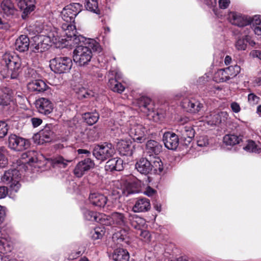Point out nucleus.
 Returning a JSON list of instances; mask_svg holds the SVG:
<instances>
[{"instance_id":"nucleus-1","label":"nucleus","mask_w":261,"mask_h":261,"mask_svg":"<svg viewBox=\"0 0 261 261\" xmlns=\"http://www.w3.org/2000/svg\"><path fill=\"white\" fill-rule=\"evenodd\" d=\"M37 44L36 48L42 52L48 48L53 44L60 46L75 45L87 42V40L82 35H77L74 25L62 24L59 32L56 28L45 30L36 38Z\"/></svg>"},{"instance_id":"nucleus-2","label":"nucleus","mask_w":261,"mask_h":261,"mask_svg":"<svg viewBox=\"0 0 261 261\" xmlns=\"http://www.w3.org/2000/svg\"><path fill=\"white\" fill-rule=\"evenodd\" d=\"M36 152L33 151H30L23 153L22 155V159L25 160V161L21 160L17 161V162L13 165V168L6 171L2 177L3 182L6 184L10 185L11 191L17 192L20 187V184L19 180L20 179V174L23 170H25V164L36 162L37 158L35 157Z\"/></svg>"},{"instance_id":"nucleus-3","label":"nucleus","mask_w":261,"mask_h":261,"mask_svg":"<svg viewBox=\"0 0 261 261\" xmlns=\"http://www.w3.org/2000/svg\"><path fill=\"white\" fill-rule=\"evenodd\" d=\"M101 47L94 39L87 40L85 45H79L73 51V59L79 66H84L89 63L92 57V51L100 53Z\"/></svg>"},{"instance_id":"nucleus-4","label":"nucleus","mask_w":261,"mask_h":261,"mask_svg":"<svg viewBox=\"0 0 261 261\" xmlns=\"http://www.w3.org/2000/svg\"><path fill=\"white\" fill-rule=\"evenodd\" d=\"M1 63L5 64L7 72L5 77L16 79L21 71V60L20 58L9 53H6L2 56Z\"/></svg>"},{"instance_id":"nucleus-5","label":"nucleus","mask_w":261,"mask_h":261,"mask_svg":"<svg viewBox=\"0 0 261 261\" xmlns=\"http://www.w3.org/2000/svg\"><path fill=\"white\" fill-rule=\"evenodd\" d=\"M122 132L128 133L135 141L141 143L146 139L147 130L142 124H138L133 120H130L125 124H120Z\"/></svg>"},{"instance_id":"nucleus-6","label":"nucleus","mask_w":261,"mask_h":261,"mask_svg":"<svg viewBox=\"0 0 261 261\" xmlns=\"http://www.w3.org/2000/svg\"><path fill=\"white\" fill-rule=\"evenodd\" d=\"M240 70V67L237 65L219 69L214 75V80L217 83L225 82L236 77Z\"/></svg>"},{"instance_id":"nucleus-7","label":"nucleus","mask_w":261,"mask_h":261,"mask_svg":"<svg viewBox=\"0 0 261 261\" xmlns=\"http://www.w3.org/2000/svg\"><path fill=\"white\" fill-rule=\"evenodd\" d=\"M72 66L70 58L56 57L50 61V67L55 73H62L69 71Z\"/></svg>"},{"instance_id":"nucleus-8","label":"nucleus","mask_w":261,"mask_h":261,"mask_svg":"<svg viewBox=\"0 0 261 261\" xmlns=\"http://www.w3.org/2000/svg\"><path fill=\"white\" fill-rule=\"evenodd\" d=\"M115 153V149L111 143H105L95 146L93 155L98 160L103 162L112 157Z\"/></svg>"},{"instance_id":"nucleus-9","label":"nucleus","mask_w":261,"mask_h":261,"mask_svg":"<svg viewBox=\"0 0 261 261\" xmlns=\"http://www.w3.org/2000/svg\"><path fill=\"white\" fill-rule=\"evenodd\" d=\"M102 224L105 225H114L119 227L126 226L127 221L124 214L119 212H113L110 215L106 214L101 215Z\"/></svg>"},{"instance_id":"nucleus-10","label":"nucleus","mask_w":261,"mask_h":261,"mask_svg":"<svg viewBox=\"0 0 261 261\" xmlns=\"http://www.w3.org/2000/svg\"><path fill=\"white\" fill-rule=\"evenodd\" d=\"M82 5L74 3L66 6L61 13L62 19L65 21L62 24L73 25L75 17L81 11Z\"/></svg>"},{"instance_id":"nucleus-11","label":"nucleus","mask_w":261,"mask_h":261,"mask_svg":"<svg viewBox=\"0 0 261 261\" xmlns=\"http://www.w3.org/2000/svg\"><path fill=\"white\" fill-rule=\"evenodd\" d=\"M228 114L226 112H211L203 116L202 121L208 125L213 126L225 122L227 119Z\"/></svg>"},{"instance_id":"nucleus-12","label":"nucleus","mask_w":261,"mask_h":261,"mask_svg":"<svg viewBox=\"0 0 261 261\" xmlns=\"http://www.w3.org/2000/svg\"><path fill=\"white\" fill-rule=\"evenodd\" d=\"M8 145L12 149L16 151H22L27 149L30 146V142L27 139L11 134L8 138Z\"/></svg>"},{"instance_id":"nucleus-13","label":"nucleus","mask_w":261,"mask_h":261,"mask_svg":"<svg viewBox=\"0 0 261 261\" xmlns=\"http://www.w3.org/2000/svg\"><path fill=\"white\" fill-rule=\"evenodd\" d=\"M231 23L239 27H244L251 24L252 17L237 12H230L228 14Z\"/></svg>"},{"instance_id":"nucleus-14","label":"nucleus","mask_w":261,"mask_h":261,"mask_svg":"<svg viewBox=\"0 0 261 261\" xmlns=\"http://www.w3.org/2000/svg\"><path fill=\"white\" fill-rule=\"evenodd\" d=\"M95 164L93 160L87 158L79 162L74 169V174L77 177H82L86 172L93 169Z\"/></svg>"},{"instance_id":"nucleus-15","label":"nucleus","mask_w":261,"mask_h":261,"mask_svg":"<svg viewBox=\"0 0 261 261\" xmlns=\"http://www.w3.org/2000/svg\"><path fill=\"white\" fill-rule=\"evenodd\" d=\"M89 201L91 204L97 207H103L106 205L108 210L112 208L108 203L107 197L98 192H91L89 196Z\"/></svg>"},{"instance_id":"nucleus-16","label":"nucleus","mask_w":261,"mask_h":261,"mask_svg":"<svg viewBox=\"0 0 261 261\" xmlns=\"http://www.w3.org/2000/svg\"><path fill=\"white\" fill-rule=\"evenodd\" d=\"M165 146L170 150H175L179 144V138L177 135L172 132H166L163 137Z\"/></svg>"},{"instance_id":"nucleus-17","label":"nucleus","mask_w":261,"mask_h":261,"mask_svg":"<svg viewBox=\"0 0 261 261\" xmlns=\"http://www.w3.org/2000/svg\"><path fill=\"white\" fill-rule=\"evenodd\" d=\"M136 105L139 107L140 110L148 115L153 116L154 113L152 111L151 100L146 96H141L136 100Z\"/></svg>"},{"instance_id":"nucleus-18","label":"nucleus","mask_w":261,"mask_h":261,"mask_svg":"<svg viewBox=\"0 0 261 261\" xmlns=\"http://www.w3.org/2000/svg\"><path fill=\"white\" fill-rule=\"evenodd\" d=\"M54 137V132L53 130V125L51 124H47L39 132L38 134L35 135V138H39L38 143L50 142L53 139Z\"/></svg>"},{"instance_id":"nucleus-19","label":"nucleus","mask_w":261,"mask_h":261,"mask_svg":"<svg viewBox=\"0 0 261 261\" xmlns=\"http://www.w3.org/2000/svg\"><path fill=\"white\" fill-rule=\"evenodd\" d=\"M181 106L188 112L195 113L200 110L202 105L194 98H186L182 100Z\"/></svg>"},{"instance_id":"nucleus-20","label":"nucleus","mask_w":261,"mask_h":261,"mask_svg":"<svg viewBox=\"0 0 261 261\" xmlns=\"http://www.w3.org/2000/svg\"><path fill=\"white\" fill-rule=\"evenodd\" d=\"M35 106L39 113L44 115L50 114L53 110L52 103L45 98L37 99L35 102Z\"/></svg>"},{"instance_id":"nucleus-21","label":"nucleus","mask_w":261,"mask_h":261,"mask_svg":"<svg viewBox=\"0 0 261 261\" xmlns=\"http://www.w3.org/2000/svg\"><path fill=\"white\" fill-rule=\"evenodd\" d=\"M162 146L159 142L154 140L148 141L146 144L145 153L148 156L153 158L156 156L161 152Z\"/></svg>"},{"instance_id":"nucleus-22","label":"nucleus","mask_w":261,"mask_h":261,"mask_svg":"<svg viewBox=\"0 0 261 261\" xmlns=\"http://www.w3.org/2000/svg\"><path fill=\"white\" fill-rule=\"evenodd\" d=\"M119 196H128L131 194L138 193L139 190L136 187V185L133 182H125L120 188H118L116 191Z\"/></svg>"},{"instance_id":"nucleus-23","label":"nucleus","mask_w":261,"mask_h":261,"mask_svg":"<svg viewBox=\"0 0 261 261\" xmlns=\"http://www.w3.org/2000/svg\"><path fill=\"white\" fill-rule=\"evenodd\" d=\"M150 208V200L145 197H140L136 200L133 211L135 213H140L146 212Z\"/></svg>"},{"instance_id":"nucleus-24","label":"nucleus","mask_w":261,"mask_h":261,"mask_svg":"<svg viewBox=\"0 0 261 261\" xmlns=\"http://www.w3.org/2000/svg\"><path fill=\"white\" fill-rule=\"evenodd\" d=\"M118 150L122 155L130 156L133 154L132 141L130 140H121L117 143Z\"/></svg>"},{"instance_id":"nucleus-25","label":"nucleus","mask_w":261,"mask_h":261,"mask_svg":"<svg viewBox=\"0 0 261 261\" xmlns=\"http://www.w3.org/2000/svg\"><path fill=\"white\" fill-rule=\"evenodd\" d=\"M107 171H121L123 169V161L120 158H115L109 160L105 166Z\"/></svg>"},{"instance_id":"nucleus-26","label":"nucleus","mask_w":261,"mask_h":261,"mask_svg":"<svg viewBox=\"0 0 261 261\" xmlns=\"http://www.w3.org/2000/svg\"><path fill=\"white\" fill-rule=\"evenodd\" d=\"M136 169L141 174H147L151 172V163L147 159L142 158L136 164Z\"/></svg>"},{"instance_id":"nucleus-27","label":"nucleus","mask_w":261,"mask_h":261,"mask_svg":"<svg viewBox=\"0 0 261 261\" xmlns=\"http://www.w3.org/2000/svg\"><path fill=\"white\" fill-rule=\"evenodd\" d=\"M1 7V12L7 16H13L16 12V9L11 0H4Z\"/></svg>"},{"instance_id":"nucleus-28","label":"nucleus","mask_w":261,"mask_h":261,"mask_svg":"<svg viewBox=\"0 0 261 261\" xmlns=\"http://www.w3.org/2000/svg\"><path fill=\"white\" fill-rule=\"evenodd\" d=\"M30 40L26 35L20 36L16 40L15 49L20 52H24L29 49Z\"/></svg>"},{"instance_id":"nucleus-29","label":"nucleus","mask_w":261,"mask_h":261,"mask_svg":"<svg viewBox=\"0 0 261 261\" xmlns=\"http://www.w3.org/2000/svg\"><path fill=\"white\" fill-rule=\"evenodd\" d=\"M83 214L84 218L88 221H95L102 224V215H105L103 213H99L91 211L86 208L82 209Z\"/></svg>"},{"instance_id":"nucleus-30","label":"nucleus","mask_w":261,"mask_h":261,"mask_svg":"<svg viewBox=\"0 0 261 261\" xmlns=\"http://www.w3.org/2000/svg\"><path fill=\"white\" fill-rule=\"evenodd\" d=\"M47 87L46 83L41 80H34L28 84V88L31 91L43 92L46 90Z\"/></svg>"},{"instance_id":"nucleus-31","label":"nucleus","mask_w":261,"mask_h":261,"mask_svg":"<svg viewBox=\"0 0 261 261\" xmlns=\"http://www.w3.org/2000/svg\"><path fill=\"white\" fill-rule=\"evenodd\" d=\"M129 257L127 251L120 248L115 249L112 255V258L115 261H128Z\"/></svg>"},{"instance_id":"nucleus-32","label":"nucleus","mask_w":261,"mask_h":261,"mask_svg":"<svg viewBox=\"0 0 261 261\" xmlns=\"http://www.w3.org/2000/svg\"><path fill=\"white\" fill-rule=\"evenodd\" d=\"M13 92L9 89H6L4 93L0 96V105L1 106H8L10 104L11 102H13Z\"/></svg>"},{"instance_id":"nucleus-33","label":"nucleus","mask_w":261,"mask_h":261,"mask_svg":"<svg viewBox=\"0 0 261 261\" xmlns=\"http://www.w3.org/2000/svg\"><path fill=\"white\" fill-rule=\"evenodd\" d=\"M242 140V136L234 134L225 135L223 138V142L226 145L233 146L239 144Z\"/></svg>"},{"instance_id":"nucleus-34","label":"nucleus","mask_w":261,"mask_h":261,"mask_svg":"<svg viewBox=\"0 0 261 261\" xmlns=\"http://www.w3.org/2000/svg\"><path fill=\"white\" fill-rule=\"evenodd\" d=\"M153 159L154 160L151 162V171H153L154 174H161L164 170L163 163L159 157H154Z\"/></svg>"},{"instance_id":"nucleus-35","label":"nucleus","mask_w":261,"mask_h":261,"mask_svg":"<svg viewBox=\"0 0 261 261\" xmlns=\"http://www.w3.org/2000/svg\"><path fill=\"white\" fill-rule=\"evenodd\" d=\"M243 148L249 152L256 153L261 152V144L259 142H255L252 140L248 141L246 145Z\"/></svg>"},{"instance_id":"nucleus-36","label":"nucleus","mask_w":261,"mask_h":261,"mask_svg":"<svg viewBox=\"0 0 261 261\" xmlns=\"http://www.w3.org/2000/svg\"><path fill=\"white\" fill-rule=\"evenodd\" d=\"M255 35L261 36V15H256L252 17L251 24Z\"/></svg>"},{"instance_id":"nucleus-37","label":"nucleus","mask_w":261,"mask_h":261,"mask_svg":"<svg viewBox=\"0 0 261 261\" xmlns=\"http://www.w3.org/2000/svg\"><path fill=\"white\" fill-rule=\"evenodd\" d=\"M195 132L190 125H186L181 130V139L190 143L194 137Z\"/></svg>"},{"instance_id":"nucleus-38","label":"nucleus","mask_w":261,"mask_h":261,"mask_svg":"<svg viewBox=\"0 0 261 261\" xmlns=\"http://www.w3.org/2000/svg\"><path fill=\"white\" fill-rule=\"evenodd\" d=\"M129 220L132 227L139 230L141 229L145 223L144 219L136 215L130 216Z\"/></svg>"},{"instance_id":"nucleus-39","label":"nucleus","mask_w":261,"mask_h":261,"mask_svg":"<svg viewBox=\"0 0 261 261\" xmlns=\"http://www.w3.org/2000/svg\"><path fill=\"white\" fill-rule=\"evenodd\" d=\"M87 123L90 125L95 124L99 119V114L97 112L86 113L83 116Z\"/></svg>"},{"instance_id":"nucleus-40","label":"nucleus","mask_w":261,"mask_h":261,"mask_svg":"<svg viewBox=\"0 0 261 261\" xmlns=\"http://www.w3.org/2000/svg\"><path fill=\"white\" fill-rule=\"evenodd\" d=\"M109 86L110 88L114 92L121 93L124 90V87L120 83L118 82L115 79L111 78L109 80Z\"/></svg>"},{"instance_id":"nucleus-41","label":"nucleus","mask_w":261,"mask_h":261,"mask_svg":"<svg viewBox=\"0 0 261 261\" xmlns=\"http://www.w3.org/2000/svg\"><path fill=\"white\" fill-rule=\"evenodd\" d=\"M85 8L87 10L95 13L99 12L97 0H86Z\"/></svg>"},{"instance_id":"nucleus-42","label":"nucleus","mask_w":261,"mask_h":261,"mask_svg":"<svg viewBox=\"0 0 261 261\" xmlns=\"http://www.w3.org/2000/svg\"><path fill=\"white\" fill-rule=\"evenodd\" d=\"M12 249V246L5 238H0V252L6 253L10 252Z\"/></svg>"},{"instance_id":"nucleus-43","label":"nucleus","mask_w":261,"mask_h":261,"mask_svg":"<svg viewBox=\"0 0 261 261\" xmlns=\"http://www.w3.org/2000/svg\"><path fill=\"white\" fill-rule=\"evenodd\" d=\"M235 47L238 50H245L247 48V44L245 35L238 38L235 42Z\"/></svg>"},{"instance_id":"nucleus-44","label":"nucleus","mask_w":261,"mask_h":261,"mask_svg":"<svg viewBox=\"0 0 261 261\" xmlns=\"http://www.w3.org/2000/svg\"><path fill=\"white\" fill-rule=\"evenodd\" d=\"M77 98L82 99L84 98L89 97L93 96V92L88 91L84 87H80L76 91Z\"/></svg>"},{"instance_id":"nucleus-45","label":"nucleus","mask_w":261,"mask_h":261,"mask_svg":"<svg viewBox=\"0 0 261 261\" xmlns=\"http://www.w3.org/2000/svg\"><path fill=\"white\" fill-rule=\"evenodd\" d=\"M95 130L91 129H85L84 132L81 133V138L83 142L87 141L93 140V135L94 134Z\"/></svg>"},{"instance_id":"nucleus-46","label":"nucleus","mask_w":261,"mask_h":261,"mask_svg":"<svg viewBox=\"0 0 261 261\" xmlns=\"http://www.w3.org/2000/svg\"><path fill=\"white\" fill-rule=\"evenodd\" d=\"M260 98L253 93H250L248 95V102L252 106H256L259 103Z\"/></svg>"},{"instance_id":"nucleus-47","label":"nucleus","mask_w":261,"mask_h":261,"mask_svg":"<svg viewBox=\"0 0 261 261\" xmlns=\"http://www.w3.org/2000/svg\"><path fill=\"white\" fill-rule=\"evenodd\" d=\"M7 151L4 147L0 148V167L3 168L8 164V161L6 158Z\"/></svg>"},{"instance_id":"nucleus-48","label":"nucleus","mask_w":261,"mask_h":261,"mask_svg":"<svg viewBox=\"0 0 261 261\" xmlns=\"http://www.w3.org/2000/svg\"><path fill=\"white\" fill-rule=\"evenodd\" d=\"M71 162V160H65L62 156L58 157L54 160V163L55 165H58L60 167L63 168H65L68 163Z\"/></svg>"},{"instance_id":"nucleus-49","label":"nucleus","mask_w":261,"mask_h":261,"mask_svg":"<svg viewBox=\"0 0 261 261\" xmlns=\"http://www.w3.org/2000/svg\"><path fill=\"white\" fill-rule=\"evenodd\" d=\"M9 126L5 121H0V138H2L6 136L8 133Z\"/></svg>"},{"instance_id":"nucleus-50","label":"nucleus","mask_w":261,"mask_h":261,"mask_svg":"<svg viewBox=\"0 0 261 261\" xmlns=\"http://www.w3.org/2000/svg\"><path fill=\"white\" fill-rule=\"evenodd\" d=\"M104 234L105 231L103 230L102 228L100 227L96 228L94 229L92 237L94 240H97L101 239Z\"/></svg>"},{"instance_id":"nucleus-51","label":"nucleus","mask_w":261,"mask_h":261,"mask_svg":"<svg viewBox=\"0 0 261 261\" xmlns=\"http://www.w3.org/2000/svg\"><path fill=\"white\" fill-rule=\"evenodd\" d=\"M208 144L207 136H200L197 140V145L200 147L206 146Z\"/></svg>"},{"instance_id":"nucleus-52","label":"nucleus","mask_w":261,"mask_h":261,"mask_svg":"<svg viewBox=\"0 0 261 261\" xmlns=\"http://www.w3.org/2000/svg\"><path fill=\"white\" fill-rule=\"evenodd\" d=\"M113 240L114 241H116L117 244H119L123 242L125 238L124 236L121 234V232H116L113 236Z\"/></svg>"},{"instance_id":"nucleus-53","label":"nucleus","mask_w":261,"mask_h":261,"mask_svg":"<svg viewBox=\"0 0 261 261\" xmlns=\"http://www.w3.org/2000/svg\"><path fill=\"white\" fill-rule=\"evenodd\" d=\"M230 107L233 112L238 113L241 111V107L239 103L233 101L230 104Z\"/></svg>"},{"instance_id":"nucleus-54","label":"nucleus","mask_w":261,"mask_h":261,"mask_svg":"<svg viewBox=\"0 0 261 261\" xmlns=\"http://www.w3.org/2000/svg\"><path fill=\"white\" fill-rule=\"evenodd\" d=\"M230 4V0H219V7L221 9H227Z\"/></svg>"},{"instance_id":"nucleus-55","label":"nucleus","mask_w":261,"mask_h":261,"mask_svg":"<svg viewBox=\"0 0 261 261\" xmlns=\"http://www.w3.org/2000/svg\"><path fill=\"white\" fill-rule=\"evenodd\" d=\"M140 236L145 241H149L150 240V234L147 230H141Z\"/></svg>"},{"instance_id":"nucleus-56","label":"nucleus","mask_w":261,"mask_h":261,"mask_svg":"<svg viewBox=\"0 0 261 261\" xmlns=\"http://www.w3.org/2000/svg\"><path fill=\"white\" fill-rule=\"evenodd\" d=\"M31 121L34 127H37L39 126L42 123V120L41 119L36 117H33L31 118Z\"/></svg>"},{"instance_id":"nucleus-57","label":"nucleus","mask_w":261,"mask_h":261,"mask_svg":"<svg viewBox=\"0 0 261 261\" xmlns=\"http://www.w3.org/2000/svg\"><path fill=\"white\" fill-rule=\"evenodd\" d=\"M8 190L5 186L0 187V199L4 198L8 195Z\"/></svg>"},{"instance_id":"nucleus-58","label":"nucleus","mask_w":261,"mask_h":261,"mask_svg":"<svg viewBox=\"0 0 261 261\" xmlns=\"http://www.w3.org/2000/svg\"><path fill=\"white\" fill-rule=\"evenodd\" d=\"M156 191L150 187H148L144 192V194L148 196H152L155 194Z\"/></svg>"},{"instance_id":"nucleus-59","label":"nucleus","mask_w":261,"mask_h":261,"mask_svg":"<svg viewBox=\"0 0 261 261\" xmlns=\"http://www.w3.org/2000/svg\"><path fill=\"white\" fill-rule=\"evenodd\" d=\"M250 55L253 58H256L261 60V51L259 50H253L250 52Z\"/></svg>"},{"instance_id":"nucleus-60","label":"nucleus","mask_w":261,"mask_h":261,"mask_svg":"<svg viewBox=\"0 0 261 261\" xmlns=\"http://www.w3.org/2000/svg\"><path fill=\"white\" fill-rule=\"evenodd\" d=\"M110 74L114 75L115 74V79L116 80H119L122 77L121 73L119 71H111L109 73Z\"/></svg>"},{"instance_id":"nucleus-61","label":"nucleus","mask_w":261,"mask_h":261,"mask_svg":"<svg viewBox=\"0 0 261 261\" xmlns=\"http://www.w3.org/2000/svg\"><path fill=\"white\" fill-rule=\"evenodd\" d=\"M10 27V25L8 22L3 21L0 18V29L7 30L9 29Z\"/></svg>"},{"instance_id":"nucleus-62","label":"nucleus","mask_w":261,"mask_h":261,"mask_svg":"<svg viewBox=\"0 0 261 261\" xmlns=\"http://www.w3.org/2000/svg\"><path fill=\"white\" fill-rule=\"evenodd\" d=\"M204 3L210 7H214L216 6V0H203Z\"/></svg>"},{"instance_id":"nucleus-63","label":"nucleus","mask_w":261,"mask_h":261,"mask_svg":"<svg viewBox=\"0 0 261 261\" xmlns=\"http://www.w3.org/2000/svg\"><path fill=\"white\" fill-rule=\"evenodd\" d=\"M6 213L5 208L0 205V224H1L4 220Z\"/></svg>"},{"instance_id":"nucleus-64","label":"nucleus","mask_w":261,"mask_h":261,"mask_svg":"<svg viewBox=\"0 0 261 261\" xmlns=\"http://www.w3.org/2000/svg\"><path fill=\"white\" fill-rule=\"evenodd\" d=\"M245 39L247 41V43H248L250 46H254L255 45V41L251 39V36L248 35H245Z\"/></svg>"}]
</instances>
